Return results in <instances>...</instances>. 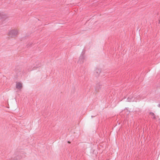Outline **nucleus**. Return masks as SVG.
<instances>
[{"mask_svg": "<svg viewBox=\"0 0 160 160\" xmlns=\"http://www.w3.org/2000/svg\"><path fill=\"white\" fill-rule=\"evenodd\" d=\"M122 112L123 113V111H122Z\"/></svg>", "mask_w": 160, "mask_h": 160, "instance_id": "nucleus-12", "label": "nucleus"}, {"mask_svg": "<svg viewBox=\"0 0 160 160\" xmlns=\"http://www.w3.org/2000/svg\"><path fill=\"white\" fill-rule=\"evenodd\" d=\"M116 103L115 101H112L111 102V106L112 108L116 106Z\"/></svg>", "mask_w": 160, "mask_h": 160, "instance_id": "nucleus-4", "label": "nucleus"}, {"mask_svg": "<svg viewBox=\"0 0 160 160\" xmlns=\"http://www.w3.org/2000/svg\"><path fill=\"white\" fill-rule=\"evenodd\" d=\"M150 114L152 115L153 116L154 115H155L154 114V113H153V112H150Z\"/></svg>", "mask_w": 160, "mask_h": 160, "instance_id": "nucleus-6", "label": "nucleus"}, {"mask_svg": "<svg viewBox=\"0 0 160 160\" xmlns=\"http://www.w3.org/2000/svg\"><path fill=\"white\" fill-rule=\"evenodd\" d=\"M68 143H70V142L69 141H68Z\"/></svg>", "mask_w": 160, "mask_h": 160, "instance_id": "nucleus-11", "label": "nucleus"}, {"mask_svg": "<svg viewBox=\"0 0 160 160\" xmlns=\"http://www.w3.org/2000/svg\"><path fill=\"white\" fill-rule=\"evenodd\" d=\"M19 30L17 29H13L9 31L8 35L10 38H13L17 37L18 34Z\"/></svg>", "mask_w": 160, "mask_h": 160, "instance_id": "nucleus-1", "label": "nucleus"}, {"mask_svg": "<svg viewBox=\"0 0 160 160\" xmlns=\"http://www.w3.org/2000/svg\"><path fill=\"white\" fill-rule=\"evenodd\" d=\"M22 154L21 152L18 153H17L15 155L12 156L10 160H18L20 159V157H22L23 156L22 155Z\"/></svg>", "mask_w": 160, "mask_h": 160, "instance_id": "nucleus-2", "label": "nucleus"}, {"mask_svg": "<svg viewBox=\"0 0 160 160\" xmlns=\"http://www.w3.org/2000/svg\"><path fill=\"white\" fill-rule=\"evenodd\" d=\"M152 119L154 120H156L157 119V118L156 117L155 115H154V116H153V117L152 118Z\"/></svg>", "mask_w": 160, "mask_h": 160, "instance_id": "nucleus-7", "label": "nucleus"}, {"mask_svg": "<svg viewBox=\"0 0 160 160\" xmlns=\"http://www.w3.org/2000/svg\"><path fill=\"white\" fill-rule=\"evenodd\" d=\"M158 107L160 108V103L158 105Z\"/></svg>", "mask_w": 160, "mask_h": 160, "instance_id": "nucleus-9", "label": "nucleus"}, {"mask_svg": "<svg viewBox=\"0 0 160 160\" xmlns=\"http://www.w3.org/2000/svg\"><path fill=\"white\" fill-rule=\"evenodd\" d=\"M22 87V83L19 82H17L16 83V88L20 90H21Z\"/></svg>", "mask_w": 160, "mask_h": 160, "instance_id": "nucleus-3", "label": "nucleus"}, {"mask_svg": "<svg viewBox=\"0 0 160 160\" xmlns=\"http://www.w3.org/2000/svg\"><path fill=\"white\" fill-rule=\"evenodd\" d=\"M125 99H127V100L131 99H132V96L131 97H128V98H125Z\"/></svg>", "mask_w": 160, "mask_h": 160, "instance_id": "nucleus-5", "label": "nucleus"}, {"mask_svg": "<svg viewBox=\"0 0 160 160\" xmlns=\"http://www.w3.org/2000/svg\"><path fill=\"white\" fill-rule=\"evenodd\" d=\"M127 108H126V109L128 110ZM130 112L129 111L127 110V114H128L130 113Z\"/></svg>", "mask_w": 160, "mask_h": 160, "instance_id": "nucleus-8", "label": "nucleus"}, {"mask_svg": "<svg viewBox=\"0 0 160 160\" xmlns=\"http://www.w3.org/2000/svg\"><path fill=\"white\" fill-rule=\"evenodd\" d=\"M95 117V116H92H92H91V117H92V118L93 117Z\"/></svg>", "mask_w": 160, "mask_h": 160, "instance_id": "nucleus-10", "label": "nucleus"}]
</instances>
